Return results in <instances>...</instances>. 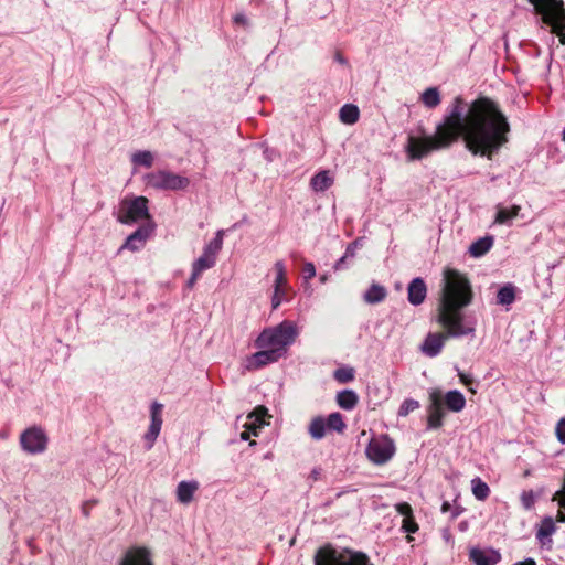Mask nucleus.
I'll return each mask as SVG.
<instances>
[{
    "label": "nucleus",
    "mask_w": 565,
    "mask_h": 565,
    "mask_svg": "<svg viewBox=\"0 0 565 565\" xmlns=\"http://www.w3.org/2000/svg\"><path fill=\"white\" fill-rule=\"evenodd\" d=\"M510 124L497 103L481 97L465 109L461 96L454 98L434 135L409 137L406 152L411 160H420L433 151L449 148L462 138L473 156L492 159L509 141Z\"/></svg>",
    "instance_id": "f257e3e1"
},
{
    "label": "nucleus",
    "mask_w": 565,
    "mask_h": 565,
    "mask_svg": "<svg viewBox=\"0 0 565 565\" xmlns=\"http://www.w3.org/2000/svg\"><path fill=\"white\" fill-rule=\"evenodd\" d=\"M471 301L472 290L468 278L455 269H447L437 321L449 338H475L477 317L473 312L462 311Z\"/></svg>",
    "instance_id": "f03ea898"
},
{
    "label": "nucleus",
    "mask_w": 565,
    "mask_h": 565,
    "mask_svg": "<svg viewBox=\"0 0 565 565\" xmlns=\"http://www.w3.org/2000/svg\"><path fill=\"white\" fill-rule=\"evenodd\" d=\"M298 335L299 330L291 320H284L275 327L265 328L254 341V347L258 351L247 356L245 367L248 371H256L278 362L286 356L289 347Z\"/></svg>",
    "instance_id": "7ed1b4c3"
},
{
    "label": "nucleus",
    "mask_w": 565,
    "mask_h": 565,
    "mask_svg": "<svg viewBox=\"0 0 565 565\" xmlns=\"http://www.w3.org/2000/svg\"><path fill=\"white\" fill-rule=\"evenodd\" d=\"M315 565H373L366 554L348 548L338 550L331 545L318 550Z\"/></svg>",
    "instance_id": "20e7f679"
},
{
    "label": "nucleus",
    "mask_w": 565,
    "mask_h": 565,
    "mask_svg": "<svg viewBox=\"0 0 565 565\" xmlns=\"http://www.w3.org/2000/svg\"><path fill=\"white\" fill-rule=\"evenodd\" d=\"M565 44V9L559 0H527Z\"/></svg>",
    "instance_id": "39448f33"
},
{
    "label": "nucleus",
    "mask_w": 565,
    "mask_h": 565,
    "mask_svg": "<svg viewBox=\"0 0 565 565\" xmlns=\"http://www.w3.org/2000/svg\"><path fill=\"white\" fill-rule=\"evenodd\" d=\"M117 221L126 225L141 221L153 223L149 213V200L142 195L124 198L118 206Z\"/></svg>",
    "instance_id": "423d86ee"
},
{
    "label": "nucleus",
    "mask_w": 565,
    "mask_h": 565,
    "mask_svg": "<svg viewBox=\"0 0 565 565\" xmlns=\"http://www.w3.org/2000/svg\"><path fill=\"white\" fill-rule=\"evenodd\" d=\"M146 188L157 191H179L189 186L190 180L169 170H156L143 175Z\"/></svg>",
    "instance_id": "0eeeda50"
},
{
    "label": "nucleus",
    "mask_w": 565,
    "mask_h": 565,
    "mask_svg": "<svg viewBox=\"0 0 565 565\" xmlns=\"http://www.w3.org/2000/svg\"><path fill=\"white\" fill-rule=\"evenodd\" d=\"M366 456L375 465H384L395 454L394 441L386 435H380L370 440L366 447Z\"/></svg>",
    "instance_id": "6e6552de"
},
{
    "label": "nucleus",
    "mask_w": 565,
    "mask_h": 565,
    "mask_svg": "<svg viewBox=\"0 0 565 565\" xmlns=\"http://www.w3.org/2000/svg\"><path fill=\"white\" fill-rule=\"evenodd\" d=\"M49 438L40 426H32L26 428L20 436L21 448L30 454H42L47 448Z\"/></svg>",
    "instance_id": "1a4fd4ad"
},
{
    "label": "nucleus",
    "mask_w": 565,
    "mask_h": 565,
    "mask_svg": "<svg viewBox=\"0 0 565 565\" xmlns=\"http://www.w3.org/2000/svg\"><path fill=\"white\" fill-rule=\"evenodd\" d=\"M223 234L222 230L217 231L216 236L204 246L202 255L192 264L193 269L203 273L216 264L217 254L223 246Z\"/></svg>",
    "instance_id": "9d476101"
},
{
    "label": "nucleus",
    "mask_w": 565,
    "mask_h": 565,
    "mask_svg": "<svg viewBox=\"0 0 565 565\" xmlns=\"http://www.w3.org/2000/svg\"><path fill=\"white\" fill-rule=\"evenodd\" d=\"M162 412H163V405L159 402H153L150 406V425L148 430L146 431L143 439L146 443L147 450H150L157 438L160 435L161 428H162Z\"/></svg>",
    "instance_id": "9b49d317"
},
{
    "label": "nucleus",
    "mask_w": 565,
    "mask_h": 565,
    "mask_svg": "<svg viewBox=\"0 0 565 565\" xmlns=\"http://www.w3.org/2000/svg\"><path fill=\"white\" fill-rule=\"evenodd\" d=\"M429 406L427 408L428 417H427V428L428 429H438L443 426L445 411L443 406L441 393L440 391H433L429 393Z\"/></svg>",
    "instance_id": "f8f14e48"
},
{
    "label": "nucleus",
    "mask_w": 565,
    "mask_h": 565,
    "mask_svg": "<svg viewBox=\"0 0 565 565\" xmlns=\"http://www.w3.org/2000/svg\"><path fill=\"white\" fill-rule=\"evenodd\" d=\"M154 230L153 223H147L140 227H138L134 233H131L125 241L121 249H129L131 252H137L141 249L147 239L150 237Z\"/></svg>",
    "instance_id": "ddd939ff"
},
{
    "label": "nucleus",
    "mask_w": 565,
    "mask_h": 565,
    "mask_svg": "<svg viewBox=\"0 0 565 565\" xmlns=\"http://www.w3.org/2000/svg\"><path fill=\"white\" fill-rule=\"evenodd\" d=\"M118 565H153V563L150 551L147 547L138 546L129 548Z\"/></svg>",
    "instance_id": "4468645a"
},
{
    "label": "nucleus",
    "mask_w": 565,
    "mask_h": 565,
    "mask_svg": "<svg viewBox=\"0 0 565 565\" xmlns=\"http://www.w3.org/2000/svg\"><path fill=\"white\" fill-rule=\"evenodd\" d=\"M447 338H449V337L446 334V332L445 333H439V332L428 333L420 345L422 352L426 356H429V358L437 356L441 352Z\"/></svg>",
    "instance_id": "2eb2a0df"
},
{
    "label": "nucleus",
    "mask_w": 565,
    "mask_h": 565,
    "mask_svg": "<svg viewBox=\"0 0 565 565\" xmlns=\"http://www.w3.org/2000/svg\"><path fill=\"white\" fill-rule=\"evenodd\" d=\"M469 558L475 565H495L501 561V554L493 548L472 547L469 552Z\"/></svg>",
    "instance_id": "dca6fc26"
},
{
    "label": "nucleus",
    "mask_w": 565,
    "mask_h": 565,
    "mask_svg": "<svg viewBox=\"0 0 565 565\" xmlns=\"http://www.w3.org/2000/svg\"><path fill=\"white\" fill-rule=\"evenodd\" d=\"M427 296V287L423 278H414L407 287V299L413 306H419Z\"/></svg>",
    "instance_id": "f3484780"
},
{
    "label": "nucleus",
    "mask_w": 565,
    "mask_h": 565,
    "mask_svg": "<svg viewBox=\"0 0 565 565\" xmlns=\"http://www.w3.org/2000/svg\"><path fill=\"white\" fill-rule=\"evenodd\" d=\"M267 409L265 407H257L253 413L247 416L244 428L249 430L253 436H258L262 428L267 424L265 417Z\"/></svg>",
    "instance_id": "a211bd4d"
},
{
    "label": "nucleus",
    "mask_w": 565,
    "mask_h": 565,
    "mask_svg": "<svg viewBox=\"0 0 565 565\" xmlns=\"http://www.w3.org/2000/svg\"><path fill=\"white\" fill-rule=\"evenodd\" d=\"M441 399L443 406L445 405L448 411L454 413L461 412L466 406V398L458 390L448 391Z\"/></svg>",
    "instance_id": "6ab92c4d"
},
{
    "label": "nucleus",
    "mask_w": 565,
    "mask_h": 565,
    "mask_svg": "<svg viewBox=\"0 0 565 565\" xmlns=\"http://www.w3.org/2000/svg\"><path fill=\"white\" fill-rule=\"evenodd\" d=\"M199 489L198 481H181L177 487V499L180 503L188 504L192 501L194 493Z\"/></svg>",
    "instance_id": "aec40b11"
},
{
    "label": "nucleus",
    "mask_w": 565,
    "mask_h": 565,
    "mask_svg": "<svg viewBox=\"0 0 565 565\" xmlns=\"http://www.w3.org/2000/svg\"><path fill=\"white\" fill-rule=\"evenodd\" d=\"M556 526L551 516H545L541 521V525L536 531V540L542 544L546 545L547 543H552L551 536L555 533Z\"/></svg>",
    "instance_id": "412c9836"
},
{
    "label": "nucleus",
    "mask_w": 565,
    "mask_h": 565,
    "mask_svg": "<svg viewBox=\"0 0 565 565\" xmlns=\"http://www.w3.org/2000/svg\"><path fill=\"white\" fill-rule=\"evenodd\" d=\"M387 296V290L384 286L373 282L370 288L363 294V300L369 305H376L382 302Z\"/></svg>",
    "instance_id": "4be33fe9"
},
{
    "label": "nucleus",
    "mask_w": 565,
    "mask_h": 565,
    "mask_svg": "<svg viewBox=\"0 0 565 565\" xmlns=\"http://www.w3.org/2000/svg\"><path fill=\"white\" fill-rule=\"evenodd\" d=\"M328 428L326 417L316 416L313 417L308 426V434L313 440H321L327 435Z\"/></svg>",
    "instance_id": "5701e85b"
},
{
    "label": "nucleus",
    "mask_w": 565,
    "mask_h": 565,
    "mask_svg": "<svg viewBox=\"0 0 565 565\" xmlns=\"http://www.w3.org/2000/svg\"><path fill=\"white\" fill-rule=\"evenodd\" d=\"M333 184V178L328 170H322L311 178L310 185L316 192H324Z\"/></svg>",
    "instance_id": "b1692460"
},
{
    "label": "nucleus",
    "mask_w": 565,
    "mask_h": 565,
    "mask_svg": "<svg viewBox=\"0 0 565 565\" xmlns=\"http://www.w3.org/2000/svg\"><path fill=\"white\" fill-rule=\"evenodd\" d=\"M493 245V237L492 236H484L477 241H475L470 247H469V254L470 256L475 258H479L483 255H486Z\"/></svg>",
    "instance_id": "393cba45"
},
{
    "label": "nucleus",
    "mask_w": 565,
    "mask_h": 565,
    "mask_svg": "<svg viewBox=\"0 0 565 565\" xmlns=\"http://www.w3.org/2000/svg\"><path fill=\"white\" fill-rule=\"evenodd\" d=\"M516 296V287L511 284L507 282L497 292V303L501 306H511Z\"/></svg>",
    "instance_id": "a878e982"
},
{
    "label": "nucleus",
    "mask_w": 565,
    "mask_h": 565,
    "mask_svg": "<svg viewBox=\"0 0 565 565\" xmlns=\"http://www.w3.org/2000/svg\"><path fill=\"white\" fill-rule=\"evenodd\" d=\"M359 397L352 390H343L337 395L338 405L345 411L353 409L358 404Z\"/></svg>",
    "instance_id": "bb28decb"
},
{
    "label": "nucleus",
    "mask_w": 565,
    "mask_h": 565,
    "mask_svg": "<svg viewBox=\"0 0 565 565\" xmlns=\"http://www.w3.org/2000/svg\"><path fill=\"white\" fill-rule=\"evenodd\" d=\"M419 99L425 107L433 109L440 104L441 96L437 87H428L420 94Z\"/></svg>",
    "instance_id": "cd10ccee"
},
{
    "label": "nucleus",
    "mask_w": 565,
    "mask_h": 565,
    "mask_svg": "<svg viewBox=\"0 0 565 565\" xmlns=\"http://www.w3.org/2000/svg\"><path fill=\"white\" fill-rule=\"evenodd\" d=\"M340 120L345 125H353L359 120L360 110L353 104H345L340 108Z\"/></svg>",
    "instance_id": "c85d7f7f"
},
{
    "label": "nucleus",
    "mask_w": 565,
    "mask_h": 565,
    "mask_svg": "<svg viewBox=\"0 0 565 565\" xmlns=\"http://www.w3.org/2000/svg\"><path fill=\"white\" fill-rule=\"evenodd\" d=\"M130 160L135 167L151 168L154 162V156L149 150H139L131 154Z\"/></svg>",
    "instance_id": "c756f323"
},
{
    "label": "nucleus",
    "mask_w": 565,
    "mask_h": 565,
    "mask_svg": "<svg viewBox=\"0 0 565 565\" xmlns=\"http://www.w3.org/2000/svg\"><path fill=\"white\" fill-rule=\"evenodd\" d=\"M521 207L513 205L511 209L498 206L494 222L498 224H510L520 213Z\"/></svg>",
    "instance_id": "7c9ffc66"
},
{
    "label": "nucleus",
    "mask_w": 565,
    "mask_h": 565,
    "mask_svg": "<svg viewBox=\"0 0 565 565\" xmlns=\"http://www.w3.org/2000/svg\"><path fill=\"white\" fill-rule=\"evenodd\" d=\"M273 270L275 273V279H274L273 287H289L285 262L284 260L275 262Z\"/></svg>",
    "instance_id": "2f4dec72"
},
{
    "label": "nucleus",
    "mask_w": 565,
    "mask_h": 565,
    "mask_svg": "<svg viewBox=\"0 0 565 565\" xmlns=\"http://www.w3.org/2000/svg\"><path fill=\"white\" fill-rule=\"evenodd\" d=\"M326 423H327V428L329 431H337V433L341 434L347 428V425L343 420V416L338 412L331 413L326 418Z\"/></svg>",
    "instance_id": "473e14b6"
},
{
    "label": "nucleus",
    "mask_w": 565,
    "mask_h": 565,
    "mask_svg": "<svg viewBox=\"0 0 565 565\" xmlns=\"http://www.w3.org/2000/svg\"><path fill=\"white\" fill-rule=\"evenodd\" d=\"M472 493L478 500H486L490 494L489 486L482 481L480 478H475L471 480Z\"/></svg>",
    "instance_id": "72a5a7b5"
},
{
    "label": "nucleus",
    "mask_w": 565,
    "mask_h": 565,
    "mask_svg": "<svg viewBox=\"0 0 565 565\" xmlns=\"http://www.w3.org/2000/svg\"><path fill=\"white\" fill-rule=\"evenodd\" d=\"M419 402L413 398H406L399 406L397 415L406 417L409 413L419 408Z\"/></svg>",
    "instance_id": "f704fd0d"
},
{
    "label": "nucleus",
    "mask_w": 565,
    "mask_h": 565,
    "mask_svg": "<svg viewBox=\"0 0 565 565\" xmlns=\"http://www.w3.org/2000/svg\"><path fill=\"white\" fill-rule=\"evenodd\" d=\"M334 379L340 383H348L354 379V370L352 367H340L334 372Z\"/></svg>",
    "instance_id": "c9c22d12"
},
{
    "label": "nucleus",
    "mask_w": 565,
    "mask_h": 565,
    "mask_svg": "<svg viewBox=\"0 0 565 565\" xmlns=\"http://www.w3.org/2000/svg\"><path fill=\"white\" fill-rule=\"evenodd\" d=\"M536 495L533 490L523 491L521 494V503L525 510H531L534 507Z\"/></svg>",
    "instance_id": "e433bc0d"
},
{
    "label": "nucleus",
    "mask_w": 565,
    "mask_h": 565,
    "mask_svg": "<svg viewBox=\"0 0 565 565\" xmlns=\"http://www.w3.org/2000/svg\"><path fill=\"white\" fill-rule=\"evenodd\" d=\"M402 530L405 533H416L418 531V525L414 519V516L404 518L402 522Z\"/></svg>",
    "instance_id": "4c0bfd02"
},
{
    "label": "nucleus",
    "mask_w": 565,
    "mask_h": 565,
    "mask_svg": "<svg viewBox=\"0 0 565 565\" xmlns=\"http://www.w3.org/2000/svg\"><path fill=\"white\" fill-rule=\"evenodd\" d=\"M316 276V267L313 263L306 262L302 268V277L305 280H310Z\"/></svg>",
    "instance_id": "58836bf2"
},
{
    "label": "nucleus",
    "mask_w": 565,
    "mask_h": 565,
    "mask_svg": "<svg viewBox=\"0 0 565 565\" xmlns=\"http://www.w3.org/2000/svg\"><path fill=\"white\" fill-rule=\"evenodd\" d=\"M555 433L558 441L565 444V417L558 420Z\"/></svg>",
    "instance_id": "ea45409f"
},
{
    "label": "nucleus",
    "mask_w": 565,
    "mask_h": 565,
    "mask_svg": "<svg viewBox=\"0 0 565 565\" xmlns=\"http://www.w3.org/2000/svg\"><path fill=\"white\" fill-rule=\"evenodd\" d=\"M396 511L403 515L404 518H409V516H413V509L412 507L406 503V502H402V503H398L396 504Z\"/></svg>",
    "instance_id": "a19ab883"
},
{
    "label": "nucleus",
    "mask_w": 565,
    "mask_h": 565,
    "mask_svg": "<svg viewBox=\"0 0 565 565\" xmlns=\"http://www.w3.org/2000/svg\"><path fill=\"white\" fill-rule=\"evenodd\" d=\"M362 246L361 238L355 239L347 246L345 257H354L356 249Z\"/></svg>",
    "instance_id": "79ce46f5"
},
{
    "label": "nucleus",
    "mask_w": 565,
    "mask_h": 565,
    "mask_svg": "<svg viewBox=\"0 0 565 565\" xmlns=\"http://www.w3.org/2000/svg\"><path fill=\"white\" fill-rule=\"evenodd\" d=\"M233 21L237 25H243V26H247L248 25V19H247V17L243 12L236 13L234 15V18H233Z\"/></svg>",
    "instance_id": "37998d69"
},
{
    "label": "nucleus",
    "mask_w": 565,
    "mask_h": 565,
    "mask_svg": "<svg viewBox=\"0 0 565 565\" xmlns=\"http://www.w3.org/2000/svg\"><path fill=\"white\" fill-rule=\"evenodd\" d=\"M202 273L200 271H196V269H193L192 268V274H191V277L189 278L188 282H186V286L189 288H193L194 285L196 284V280L199 279V277L201 276Z\"/></svg>",
    "instance_id": "c03bdc74"
},
{
    "label": "nucleus",
    "mask_w": 565,
    "mask_h": 565,
    "mask_svg": "<svg viewBox=\"0 0 565 565\" xmlns=\"http://www.w3.org/2000/svg\"><path fill=\"white\" fill-rule=\"evenodd\" d=\"M458 376L460 377L461 383H463L467 386H469L473 382V379L470 374H466L459 370H458Z\"/></svg>",
    "instance_id": "a18cd8bd"
},
{
    "label": "nucleus",
    "mask_w": 565,
    "mask_h": 565,
    "mask_svg": "<svg viewBox=\"0 0 565 565\" xmlns=\"http://www.w3.org/2000/svg\"><path fill=\"white\" fill-rule=\"evenodd\" d=\"M273 289H274L273 295L286 299L287 291H288L289 287H273Z\"/></svg>",
    "instance_id": "49530a36"
},
{
    "label": "nucleus",
    "mask_w": 565,
    "mask_h": 565,
    "mask_svg": "<svg viewBox=\"0 0 565 565\" xmlns=\"http://www.w3.org/2000/svg\"><path fill=\"white\" fill-rule=\"evenodd\" d=\"M95 504V501H86L82 505V513L84 516H89L90 514V508Z\"/></svg>",
    "instance_id": "de8ad7c7"
},
{
    "label": "nucleus",
    "mask_w": 565,
    "mask_h": 565,
    "mask_svg": "<svg viewBox=\"0 0 565 565\" xmlns=\"http://www.w3.org/2000/svg\"><path fill=\"white\" fill-rule=\"evenodd\" d=\"M285 299L278 296H271V308L276 310Z\"/></svg>",
    "instance_id": "09e8293b"
},
{
    "label": "nucleus",
    "mask_w": 565,
    "mask_h": 565,
    "mask_svg": "<svg viewBox=\"0 0 565 565\" xmlns=\"http://www.w3.org/2000/svg\"><path fill=\"white\" fill-rule=\"evenodd\" d=\"M334 61L338 62L341 65H347L348 64L347 58L340 52L335 53Z\"/></svg>",
    "instance_id": "8fccbe9b"
},
{
    "label": "nucleus",
    "mask_w": 565,
    "mask_h": 565,
    "mask_svg": "<svg viewBox=\"0 0 565 565\" xmlns=\"http://www.w3.org/2000/svg\"><path fill=\"white\" fill-rule=\"evenodd\" d=\"M347 258H348V257H345V254H344V255H343V256H342V257H341V258H340V259L334 264V269H335V270H341V269H343V265H344V263H345V259H347Z\"/></svg>",
    "instance_id": "3c124183"
},
{
    "label": "nucleus",
    "mask_w": 565,
    "mask_h": 565,
    "mask_svg": "<svg viewBox=\"0 0 565 565\" xmlns=\"http://www.w3.org/2000/svg\"><path fill=\"white\" fill-rule=\"evenodd\" d=\"M250 436H252V433L249 430H247L246 428L239 435L242 440H248Z\"/></svg>",
    "instance_id": "603ef678"
},
{
    "label": "nucleus",
    "mask_w": 565,
    "mask_h": 565,
    "mask_svg": "<svg viewBox=\"0 0 565 565\" xmlns=\"http://www.w3.org/2000/svg\"><path fill=\"white\" fill-rule=\"evenodd\" d=\"M556 521L561 522V523H565V513L563 511L557 512Z\"/></svg>",
    "instance_id": "864d4df0"
},
{
    "label": "nucleus",
    "mask_w": 565,
    "mask_h": 565,
    "mask_svg": "<svg viewBox=\"0 0 565 565\" xmlns=\"http://www.w3.org/2000/svg\"><path fill=\"white\" fill-rule=\"evenodd\" d=\"M516 565H536V564H535L534 559L527 558L524 562L518 563Z\"/></svg>",
    "instance_id": "5fc2aeb1"
},
{
    "label": "nucleus",
    "mask_w": 565,
    "mask_h": 565,
    "mask_svg": "<svg viewBox=\"0 0 565 565\" xmlns=\"http://www.w3.org/2000/svg\"><path fill=\"white\" fill-rule=\"evenodd\" d=\"M264 154H265V157H266V159H267L268 161H271V160H273L268 149H266V150L264 151Z\"/></svg>",
    "instance_id": "6e6d98bb"
},
{
    "label": "nucleus",
    "mask_w": 565,
    "mask_h": 565,
    "mask_svg": "<svg viewBox=\"0 0 565 565\" xmlns=\"http://www.w3.org/2000/svg\"><path fill=\"white\" fill-rule=\"evenodd\" d=\"M559 505L565 509V491H564V494L562 497V499L559 500Z\"/></svg>",
    "instance_id": "4d7b16f0"
},
{
    "label": "nucleus",
    "mask_w": 565,
    "mask_h": 565,
    "mask_svg": "<svg viewBox=\"0 0 565 565\" xmlns=\"http://www.w3.org/2000/svg\"><path fill=\"white\" fill-rule=\"evenodd\" d=\"M318 476H319V471H318V470H316V469H315V470H312V477H313V479H315V480H317V479H318Z\"/></svg>",
    "instance_id": "13d9d810"
},
{
    "label": "nucleus",
    "mask_w": 565,
    "mask_h": 565,
    "mask_svg": "<svg viewBox=\"0 0 565 565\" xmlns=\"http://www.w3.org/2000/svg\"><path fill=\"white\" fill-rule=\"evenodd\" d=\"M327 280H328V276L327 275L320 276V281L321 282H326Z\"/></svg>",
    "instance_id": "bf43d9fd"
},
{
    "label": "nucleus",
    "mask_w": 565,
    "mask_h": 565,
    "mask_svg": "<svg viewBox=\"0 0 565 565\" xmlns=\"http://www.w3.org/2000/svg\"><path fill=\"white\" fill-rule=\"evenodd\" d=\"M448 507H449V504H448L447 502H445V503L443 504V511L445 512V511L448 509Z\"/></svg>",
    "instance_id": "052dcab7"
},
{
    "label": "nucleus",
    "mask_w": 565,
    "mask_h": 565,
    "mask_svg": "<svg viewBox=\"0 0 565 565\" xmlns=\"http://www.w3.org/2000/svg\"><path fill=\"white\" fill-rule=\"evenodd\" d=\"M562 139H563V141L565 142V127H564V130H563V132H562Z\"/></svg>",
    "instance_id": "680f3d73"
},
{
    "label": "nucleus",
    "mask_w": 565,
    "mask_h": 565,
    "mask_svg": "<svg viewBox=\"0 0 565 565\" xmlns=\"http://www.w3.org/2000/svg\"><path fill=\"white\" fill-rule=\"evenodd\" d=\"M407 541H408V542L413 541V537L408 535V536H407Z\"/></svg>",
    "instance_id": "e2e57ef3"
},
{
    "label": "nucleus",
    "mask_w": 565,
    "mask_h": 565,
    "mask_svg": "<svg viewBox=\"0 0 565 565\" xmlns=\"http://www.w3.org/2000/svg\"><path fill=\"white\" fill-rule=\"evenodd\" d=\"M249 445H250V446H254V445H256V441H255V440H253V441H250V444H249Z\"/></svg>",
    "instance_id": "0e129e2a"
}]
</instances>
